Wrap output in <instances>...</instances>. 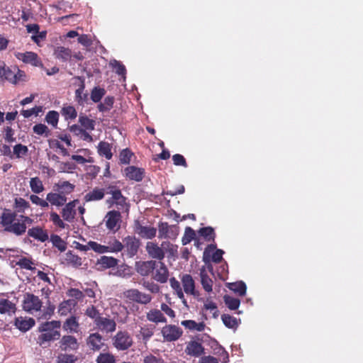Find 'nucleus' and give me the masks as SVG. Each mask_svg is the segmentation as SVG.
Wrapping results in <instances>:
<instances>
[{"instance_id":"1","label":"nucleus","mask_w":363,"mask_h":363,"mask_svg":"<svg viewBox=\"0 0 363 363\" xmlns=\"http://www.w3.org/2000/svg\"><path fill=\"white\" fill-rule=\"evenodd\" d=\"M33 222V218L24 215H20L17 219L16 213L7 208H4L0 216V224L3 230L16 236L25 235L27 225H31Z\"/></svg>"},{"instance_id":"2","label":"nucleus","mask_w":363,"mask_h":363,"mask_svg":"<svg viewBox=\"0 0 363 363\" xmlns=\"http://www.w3.org/2000/svg\"><path fill=\"white\" fill-rule=\"evenodd\" d=\"M60 327L61 323L60 320H53L41 323L38 328V332L41 334L37 338V343L43 347H46L47 343L58 340L61 335L58 330Z\"/></svg>"},{"instance_id":"3","label":"nucleus","mask_w":363,"mask_h":363,"mask_svg":"<svg viewBox=\"0 0 363 363\" xmlns=\"http://www.w3.org/2000/svg\"><path fill=\"white\" fill-rule=\"evenodd\" d=\"M106 193L111 195L106 200V204L109 207L116 206L117 211H128L129 205L127 202V198L124 196L119 187L111 184L106 189Z\"/></svg>"},{"instance_id":"4","label":"nucleus","mask_w":363,"mask_h":363,"mask_svg":"<svg viewBox=\"0 0 363 363\" xmlns=\"http://www.w3.org/2000/svg\"><path fill=\"white\" fill-rule=\"evenodd\" d=\"M123 296L129 301L143 305L148 304L152 300V295L143 293L137 289H130L124 291Z\"/></svg>"},{"instance_id":"5","label":"nucleus","mask_w":363,"mask_h":363,"mask_svg":"<svg viewBox=\"0 0 363 363\" xmlns=\"http://www.w3.org/2000/svg\"><path fill=\"white\" fill-rule=\"evenodd\" d=\"M133 337L127 331H119L112 338L113 347L118 351H125L133 345Z\"/></svg>"},{"instance_id":"6","label":"nucleus","mask_w":363,"mask_h":363,"mask_svg":"<svg viewBox=\"0 0 363 363\" xmlns=\"http://www.w3.org/2000/svg\"><path fill=\"white\" fill-rule=\"evenodd\" d=\"M4 72L1 79L7 80L12 84H17L21 82H25L27 80V76L25 71L21 70L18 68H14V69L12 70L9 67L6 65Z\"/></svg>"},{"instance_id":"7","label":"nucleus","mask_w":363,"mask_h":363,"mask_svg":"<svg viewBox=\"0 0 363 363\" xmlns=\"http://www.w3.org/2000/svg\"><path fill=\"white\" fill-rule=\"evenodd\" d=\"M162 336L166 342H175L181 337L183 331L182 328L176 325L166 324L162 328Z\"/></svg>"},{"instance_id":"8","label":"nucleus","mask_w":363,"mask_h":363,"mask_svg":"<svg viewBox=\"0 0 363 363\" xmlns=\"http://www.w3.org/2000/svg\"><path fill=\"white\" fill-rule=\"evenodd\" d=\"M155 269L152 272V279L157 283L165 284L167 282L169 277V269L162 261L155 260Z\"/></svg>"},{"instance_id":"9","label":"nucleus","mask_w":363,"mask_h":363,"mask_svg":"<svg viewBox=\"0 0 363 363\" xmlns=\"http://www.w3.org/2000/svg\"><path fill=\"white\" fill-rule=\"evenodd\" d=\"M23 308L25 311H28V313L40 311L42 308V301L38 296L27 293L24 294Z\"/></svg>"},{"instance_id":"10","label":"nucleus","mask_w":363,"mask_h":363,"mask_svg":"<svg viewBox=\"0 0 363 363\" xmlns=\"http://www.w3.org/2000/svg\"><path fill=\"white\" fill-rule=\"evenodd\" d=\"M104 220L108 230L116 232L121 228V212L116 210L108 211Z\"/></svg>"},{"instance_id":"11","label":"nucleus","mask_w":363,"mask_h":363,"mask_svg":"<svg viewBox=\"0 0 363 363\" xmlns=\"http://www.w3.org/2000/svg\"><path fill=\"white\" fill-rule=\"evenodd\" d=\"M133 230L143 239L151 240L156 236L157 229L152 226L142 225L140 221L135 220Z\"/></svg>"},{"instance_id":"12","label":"nucleus","mask_w":363,"mask_h":363,"mask_svg":"<svg viewBox=\"0 0 363 363\" xmlns=\"http://www.w3.org/2000/svg\"><path fill=\"white\" fill-rule=\"evenodd\" d=\"M140 245V240L135 238V236L128 235L123 239V249H125L126 255L129 257L136 255Z\"/></svg>"},{"instance_id":"13","label":"nucleus","mask_w":363,"mask_h":363,"mask_svg":"<svg viewBox=\"0 0 363 363\" xmlns=\"http://www.w3.org/2000/svg\"><path fill=\"white\" fill-rule=\"evenodd\" d=\"M155 260L138 261L135 264V269L138 274L143 277H152L155 269Z\"/></svg>"},{"instance_id":"14","label":"nucleus","mask_w":363,"mask_h":363,"mask_svg":"<svg viewBox=\"0 0 363 363\" xmlns=\"http://www.w3.org/2000/svg\"><path fill=\"white\" fill-rule=\"evenodd\" d=\"M79 200L76 199L74 201H71L68 203H65V204L62 208V217L64 220L67 222H73L75 216H76V206L78 203Z\"/></svg>"},{"instance_id":"15","label":"nucleus","mask_w":363,"mask_h":363,"mask_svg":"<svg viewBox=\"0 0 363 363\" xmlns=\"http://www.w3.org/2000/svg\"><path fill=\"white\" fill-rule=\"evenodd\" d=\"M145 250L153 260L162 261L164 259V252L162 245L159 246L157 242H147Z\"/></svg>"},{"instance_id":"16","label":"nucleus","mask_w":363,"mask_h":363,"mask_svg":"<svg viewBox=\"0 0 363 363\" xmlns=\"http://www.w3.org/2000/svg\"><path fill=\"white\" fill-rule=\"evenodd\" d=\"M60 347L62 351H77L79 348V342L72 335H65L60 341Z\"/></svg>"},{"instance_id":"17","label":"nucleus","mask_w":363,"mask_h":363,"mask_svg":"<svg viewBox=\"0 0 363 363\" xmlns=\"http://www.w3.org/2000/svg\"><path fill=\"white\" fill-rule=\"evenodd\" d=\"M80 80V84L78 85L77 89L74 91V100L79 106H84L87 104L88 94L85 91V82L82 77H78Z\"/></svg>"},{"instance_id":"18","label":"nucleus","mask_w":363,"mask_h":363,"mask_svg":"<svg viewBox=\"0 0 363 363\" xmlns=\"http://www.w3.org/2000/svg\"><path fill=\"white\" fill-rule=\"evenodd\" d=\"M182 285L184 292L189 295H198L199 293L195 290V281L191 274H183L182 278Z\"/></svg>"},{"instance_id":"19","label":"nucleus","mask_w":363,"mask_h":363,"mask_svg":"<svg viewBox=\"0 0 363 363\" xmlns=\"http://www.w3.org/2000/svg\"><path fill=\"white\" fill-rule=\"evenodd\" d=\"M125 177L133 181L141 182L145 177V172L143 168L129 166L124 169Z\"/></svg>"},{"instance_id":"20","label":"nucleus","mask_w":363,"mask_h":363,"mask_svg":"<svg viewBox=\"0 0 363 363\" xmlns=\"http://www.w3.org/2000/svg\"><path fill=\"white\" fill-rule=\"evenodd\" d=\"M96 327L106 333H113L116 330V323L113 319L101 317L96 321Z\"/></svg>"},{"instance_id":"21","label":"nucleus","mask_w":363,"mask_h":363,"mask_svg":"<svg viewBox=\"0 0 363 363\" xmlns=\"http://www.w3.org/2000/svg\"><path fill=\"white\" fill-rule=\"evenodd\" d=\"M146 318L151 323H166L167 318L164 313H162L161 309L151 308L147 313H146Z\"/></svg>"},{"instance_id":"22","label":"nucleus","mask_w":363,"mask_h":363,"mask_svg":"<svg viewBox=\"0 0 363 363\" xmlns=\"http://www.w3.org/2000/svg\"><path fill=\"white\" fill-rule=\"evenodd\" d=\"M46 199L48 202V206L50 203L53 206H63L65 205L67 198V196H64L60 191H57L47 194Z\"/></svg>"},{"instance_id":"23","label":"nucleus","mask_w":363,"mask_h":363,"mask_svg":"<svg viewBox=\"0 0 363 363\" xmlns=\"http://www.w3.org/2000/svg\"><path fill=\"white\" fill-rule=\"evenodd\" d=\"M86 344L93 351H99L104 345L101 335L98 333L90 334L86 339Z\"/></svg>"},{"instance_id":"24","label":"nucleus","mask_w":363,"mask_h":363,"mask_svg":"<svg viewBox=\"0 0 363 363\" xmlns=\"http://www.w3.org/2000/svg\"><path fill=\"white\" fill-rule=\"evenodd\" d=\"M106 193L104 188L95 187L87 192L83 199L85 202L99 201L104 199Z\"/></svg>"},{"instance_id":"25","label":"nucleus","mask_w":363,"mask_h":363,"mask_svg":"<svg viewBox=\"0 0 363 363\" xmlns=\"http://www.w3.org/2000/svg\"><path fill=\"white\" fill-rule=\"evenodd\" d=\"M35 322L33 318H16L14 320V325L19 329L21 332H27L29 329L33 328Z\"/></svg>"},{"instance_id":"26","label":"nucleus","mask_w":363,"mask_h":363,"mask_svg":"<svg viewBox=\"0 0 363 363\" xmlns=\"http://www.w3.org/2000/svg\"><path fill=\"white\" fill-rule=\"evenodd\" d=\"M28 235L41 242H45L49 239V235L47 231L40 226L33 227L30 229H28Z\"/></svg>"},{"instance_id":"27","label":"nucleus","mask_w":363,"mask_h":363,"mask_svg":"<svg viewBox=\"0 0 363 363\" xmlns=\"http://www.w3.org/2000/svg\"><path fill=\"white\" fill-rule=\"evenodd\" d=\"M204 348L203 345L199 342L191 341L186 347L185 352L187 354L191 355L192 357H198L199 355L203 353Z\"/></svg>"},{"instance_id":"28","label":"nucleus","mask_w":363,"mask_h":363,"mask_svg":"<svg viewBox=\"0 0 363 363\" xmlns=\"http://www.w3.org/2000/svg\"><path fill=\"white\" fill-rule=\"evenodd\" d=\"M112 148L113 147L111 144L108 142H104V140H101L99 143L97 151L101 157H104L108 160H111L113 158Z\"/></svg>"},{"instance_id":"29","label":"nucleus","mask_w":363,"mask_h":363,"mask_svg":"<svg viewBox=\"0 0 363 363\" xmlns=\"http://www.w3.org/2000/svg\"><path fill=\"white\" fill-rule=\"evenodd\" d=\"M16 311V305L9 299H0V313L14 314Z\"/></svg>"},{"instance_id":"30","label":"nucleus","mask_w":363,"mask_h":363,"mask_svg":"<svg viewBox=\"0 0 363 363\" xmlns=\"http://www.w3.org/2000/svg\"><path fill=\"white\" fill-rule=\"evenodd\" d=\"M54 55L57 60H62V62H67L69 60L72 56V51L69 48L58 46L54 51Z\"/></svg>"},{"instance_id":"31","label":"nucleus","mask_w":363,"mask_h":363,"mask_svg":"<svg viewBox=\"0 0 363 363\" xmlns=\"http://www.w3.org/2000/svg\"><path fill=\"white\" fill-rule=\"evenodd\" d=\"M13 208L16 210L14 212L16 213V215L17 216V213H25L26 209L29 208L30 207L29 202L26 201L24 198L22 197H16L14 199L13 203ZM20 216H18V218ZM18 218L16 217L18 219Z\"/></svg>"},{"instance_id":"32","label":"nucleus","mask_w":363,"mask_h":363,"mask_svg":"<svg viewBox=\"0 0 363 363\" xmlns=\"http://www.w3.org/2000/svg\"><path fill=\"white\" fill-rule=\"evenodd\" d=\"M79 327L78 320L74 316L67 318L62 325L63 329L69 333H78Z\"/></svg>"},{"instance_id":"33","label":"nucleus","mask_w":363,"mask_h":363,"mask_svg":"<svg viewBox=\"0 0 363 363\" xmlns=\"http://www.w3.org/2000/svg\"><path fill=\"white\" fill-rule=\"evenodd\" d=\"M182 325L186 329L196 330L197 332H203L206 328V324L203 322L196 323L194 320H182Z\"/></svg>"},{"instance_id":"34","label":"nucleus","mask_w":363,"mask_h":363,"mask_svg":"<svg viewBox=\"0 0 363 363\" xmlns=\"http://www.w3.org/2000/svg\"><path fill=\"white\" fill-rule=\"evenodd\" d=\"M169 281L170 286L172 289H174V293L177 294V297L182 300L184 305H186V301L184 298V292L179 281L176 279L174 277L171 278Z\"/></svg>"},{"instance_id":"35","label":"nucleus","mask_w":363,"mask_h":363,"mask_svg":"<svg viewBox=\"0 0 363 363\" xmlns=\"http://www.w3.org/2000/svg\"><path fill=\"white\" fill-rule=\"evenodd\" d=\"M65 261L67 264L72 265L74 267H79L82 265V259L77 255L73 253L69 250L65 254Z\"/></svg>"},{"instance_id":"36","label":"nucleus","mask_w":363,"mask_h":363,"mask_svg":"<svg viewBox=\"0 0 363 363\" xmlns=\"http://www.w3.org/2000/svg\"><path fill=\"white\" fill-rule=\"evenodd\" d=\"M29 186L32 192L35 194H40L45 191V186L42 180L38 177L30 178Z\"/></svg>"},{"instance_id":"37","label":"nucleus","mask_w":363,"mask_h":363,"mask_svg":"<svg viewBox=\"0 0 363 363\" xmlns=\"http://www.w3.org/2000/svg\"><path fill=\"white\" fill-rule=\"evenodd\" d=\"M97 264L103 269H111V267H116L118 264V260L113 258V257L104 255L98 260Z\"/></svg>"},{"instance_id":"38","label":"nucleus","mask_w":363,"mask_h":363,"mask_svg":"<svg viewBox=\"0 0 363 363\" xmlns=\"http://www.w3.org/2000/svg\"><path fill=\"white\" fill-rule=\"evenodd\" d=\"M61 113L65 120H73L77 116V112L74 106L66 105L62 106Z\"/></svg>"},{"instance_id":"39","label":"nucleus","mask_w":363,"mask_h":363,"mask_svg":"<svg viewBox=\"0 0 363 363\" xmlns=\"http://www.w3.org/2000/svg\"><path fill=\"white\" fill-rule=\"evenodd\" d=\"M56 186L57 187V191H60L64 196L74 191V184L69 183V182H59L56 184Z\"/></svg>"},{"instance_id":"40","label":"nucleus","mask_w":363,"mask_h":363,"mask_svg":"<svg viewBox=\"0 0 363 363\" xmlns=\"http://www.w3.org/2000/svg\"><path fill=\"white\" fill-rule=\"evenodd\" d=\"M201 284L207 293L212 291L213 280L210 278L205 270L201 271Z\"/></svg>"},{"instance_id":"41","label":"nucleus","mask_w":363,"mask_h":363,"mask_svg":"<svg viewBox=\"0 0 363 363\" xmlns=\"http://www.w3.org/2000/svg\"><path fill=\"white\" fill-rule=\"evenodd\" d=\"M162 249L164 250V255L167 254L168 257H172L177 255V246L172 244L169 241L162 242Z\"/></svg>"},{"instance_id":"42","label":"nucleus","mask_w":363,"mask_h":363,"mask_svg":"<svg viewBox=\"0 0 363 363\" xmlns=\"http://www.w3.org/2000/svg\"><path fill=\"white\" fill-rule=\"evenodd\" d=\"M20 58L26 63H30L32 65L38 66V55L33 52H26L23 54H20Z\"/></svg>"},{"instance_id":"43","label":"nucleus","mask_w":363,"mask_h":363,"mask_svg":"<svg viewBox=\"0 0 363 363\" xmlns=\"http://www.w3.org/2000/svg\"><path fill=\"white\" fill-rule=\"evenodd\" d=\"M228 288L240 296H244L247 290L246 284L242 281L229 284Z\"/></svg>"},{"instance_id":"44","label":"nucleus","mask_w":363,"mask_h":363,"mask_svg":"<svg viewBox=\"0 0 363 363\" xmlns=\"http://www.w3.org/2000/svg\"><path fill=\"white\" fill-rule=\"evenodd\" d=\"M78 121L84 129L89 130H93L95 129V121L88 118L87 116L80 115Z\"/></svg>"},{"instance_id":"45","label":"nucleus","mask_w":363,"mask_h":363,"mask_svg":"<svg viewBox=\"0 0 363 363\" xmlns=\"http://www.w3.org/2000/svg\"><path fill=\"white\" fill-rule=\"evenodd\" d=\"M33 131L34 133L39 135H43L45 138L50 137L51 135L50 129H49L45 124L43 123L34 125L33 127Z\"/></svg>"},{"instance_id":"46","label":"nucleus","mask_w":363,"mask_h":363,"mask_svg":"<svg viewBox=\"0 0 363 363\" xmlns=\"http://www.w3.org/2000/svg\"><path fill=\"white\" fill-rule=\"evenodd\" d=\"M224 302L226 306L230 310H236L240 307V300L233 297L230 295H224Z\"/></svg>"},{"instance_id":"47","label":"nucleus","mask_w":363,"mask_h":363,"mask_svg":"<svg viewBox=\"0 0 363 363\" xmlns=\"http://www.w3.org/2000/svg\"><path fill=\"white\" fill-rule=\"evenodd\" d=\"M96 363H116V357L109 352L100 353L96 359Z\"/></svg>"},{"instance_id":"48","label":"nucleus","mask_w":363,"mask_h":363,"mask_svg":"<svg viewBox=\"0 0 363 363\" xmlns=\"http://www.w3.org/2000/svg\"><path fill=\"white\" fill-rule=\"evenodd\" d=\"M199 233L207 241L214 240L216 237V233L211 226L201 228Z\"/></svg>"},{"instance_id":"49","label":"nucleus","mask_w":363,"mask_h":363,"mask_svg":"<svg viewBox=\"0 0 363 363\" xmlns=\"http://www.w3.org/2000/svg\"><path fill=\"white\" fill-rule=\"evenodd\" d=\"M50 221L52 222L55 226L60 228L62 230L67 226L65 222H64V220H62L57 213L55 211L50 212Z\"/></svg>"},{"instance_id":"50","label":"nucleus","mask_w":363,"mask_h":363,"mask_svg":"<svg viewBox=\"0 0 363 363\" xmlns=\"http://www.w3.org/2000/svg\"><path fill=\"white\" fill-rule=\"evenodd\" d=\"M114 104V98L113 96H108L104 99V103H100L98 105V109L101 113L111 109Z\"/></svg>"},{"instance_id":"51","label":"nucleus","mask_w":363,"mask_h":363,"mask_svg":"<svg viewBox=\"0 0 363 363\" xmlns=\"http://www.w3.org/2000/svg\"><path fill=\"white\" fill-rule=\"evenodd\" d=\"M59 121V113L57 111H49L45 115V121L48 124L53 126V128H57L58 125Z\"/></svg>"},{"instance_id":"52","label":"nucleus","mask_w":363,"mask_h":363,"mask_svg":"<svg viewBox=\"0 0 363 363\" xmlns=\"http://www.w3.org/2000/svg\"><path fill=\"white\" fill-rule=\"evenodd\" d=\"M107 250L108 252H121L124 249V245L120 240L112 239L108 242Z\"/></svg>"},{"instance_id":"53","label":"nucleus","mask_w":363,"mask_h":363,"mask_svg":"<svg viewBox=\"0 0 363 363\" xmlns=\"http://www.w3.org/2000/svg\"><path fill=\"white\" fill-rule=\"evenodd\" d=\"M105 94L106 91L104 89L100 88V86H95L91 91V99L94 103H99Z\"/></svg>"},{"instance_id":"54","label":"nucleus","mask_w":363,"mask_h":363,"mask_svg":"<svg viewBox=\"0 0 363 363\" xmlns=\"http://www.w3.org/2000/svg\"><path fill=\"white\" fill-rule=\"evenodd\" d=\"M195 231L190 226H187L185 228L184 235L182 238V242L183 245H186L187 243L191 242V241L195 240Z\"/></svg>"},{"instance_id":"55","label":"nucleus","mask_w":363,"mask_h":363,"mask_svg":"<svg viewBox=\"0 0 363 363\" xmlns=\"http://www.w3.org/2000/svg\"><path fill=\"white\" fill-rule=\"evenodd\" d=\"M223 324L228 328H236L238 327V322L236 318L231 316L229 314H223L221 316Z\"/></svg>"},{"instance_id":"56","label":"nucleus","mask_w":363,"mask_h":363,"mask_svg":"<svg viewBox=\"0 0 363 363\" xmlns=\"http://www.w3.org/2000/svg\"><path fill=\"white\" fill-rule=\"evenodd\" d=\"M50 240L53 244V246L56 247L57 250L61 252L65 251L67 245L65 241L62 240L60 236L57 235H52L50 237Z\"/></svg>"},{"instance_id":"57","label":"nucleus","mask_w":363,"mask_h":363,"mask_svg":"<svg viewBox=\"0 0 363 363\" xmlns=\"http://www.w3.org/2000/svg\"><path fill=\"white\" fill-rule=\"evenodd\" d=\"M77 357L72 354L62 353L58 354L57 362V363H74Z\"/></svg>"},{"instance_id":"58","label":"nucleus","mask_w":363,"mask_h":363,"mask_svg":"<svg viewBox=\"0 0 363 363\" xmlns=\"http://www.w3.org/2000/svg\"><path fill=\"white\" fill-rule=\"evenodd\" d=\"M29 199L34 205L40 206L41 208L48 207V202L47 199H45V200H43V199L39 197L37 194L33 193L29 196Z\"/></svg>"},{"instance_id":"59","label":"nucleus","mask_w":363,"mask_h":363,"mask_svg":"<svg viewBox=\"0 0 363 363\" xmlns=\"http://www.w3.org/2000/svg\"><path fill=\"white\" fill-rule=\"evenodd\" d=\"M203 308L206 310H210L212 312L213 318H216L218 317L219 311L218 310L217 305L216 303L212 302L211 300H206L203 304Z\"/></svg>"},{"instance_id":"60","label":"nucleus","mask_w":363,"mask_h":363,"mask_svg":"<svg viewBox=\"0 0 363 363\" xmlns=\"http://www.w3.org/2000/svg\"><path fill=\"white\" fill-rule=\"evenodd\" d=\"M71 300L63 301L58 307L57 313L61 315H66L71 310Z\"/></svg>"},{"instance_id":"61","label":"nucleus","mask_w":363,"mask_h":363,"mask_svg":"<svg viewBox=\"0 0 363 363\" xmlns=\"http://www.w3.org/2000/svg\"><path fill=\"white\" fill-rule=\"evenodd\" d=\"M13 155L16 158H21L28 152V148L23 144H16L13 147Z\"/></svg>"},{"instance_id":"62","label":"nucleus","mask_w":363,"mask_h":363,"mask_svg":"<svg viewBox=\"0 0 363 363\" xmlns=\"http://www.w3.org/2000/svg\"><path fill=\"white\" fill-rule=\"evenodd\" d=\"M132 157H133V152L131 151H130V150L128 148L122 150L120 153V163H121V164L130 163Z\"/></svg>"},{"instance_id":"63","label":"nucleus","mask_w":363,"mask_h":363,"mask_svg":"<svg viewBox=\"0 0 363 363\" xmlns=\"http://www.w3.org/2000/svg\"><path fill=\"white\" fill-rule=\"evenodd\" d=\"M112 67L114 68L116 73L121 76H125L126 74V69L122 62L118 60H113L111 62Z\"/></svg>"},{"instance_id":"64","label":"nucleus","mask_w":363,"mask_h":363,"mask_svg":"<svg viewBox=\"0 0 363 363\" xmlns=\"http://www.w3.org/2000/svg\"><path fill=\"white\" fill-rule=\"evenodd\" d=\"M154 335V328H150L147 326H145L140 328V335L143 338V340L145 342L148 341L150 337Z\"/></svg>"}]
</instances>
